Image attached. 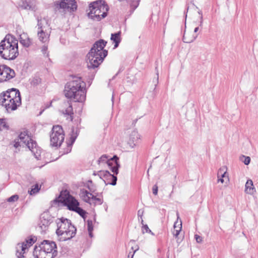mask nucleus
Segmentation results:
<instances>
[{"label": "nucleus", "mask_w": 258, "mask_h": 258, "mask_svg": "<svg viewBox=\"0 0 258 258\" xmlns=\"http://www.w3.org/2000/svg\"><path fill=\"white\" fill-rule=\"evenodd\" d=\"M177 218H179V216H178V213H177Z\"/></svg>", "instance_id": "obj_51"}, {"label": "nucleus", "mask_w": 258, "mask_h": 258, "mask_svg": "<svg viewBox=\"0 0 258 258\" xmlns=\"http://www.w3.org/2000/svg\"><path fill=\"white\" fill-rule=\"evenodd\" d=\"M217 181L219 182H221L222 183H223L224 182V179L223 178H218V180Z\"/></svg>", "instance_id": "obj_44"}, {"label": "nucleus", "mask_w": 258, "mask_h": 258, "mask_svg": "<svg viewBox=\"0 0 258 258\" xmlns=\"http://www.w3.org/2000/svg\"><path fill=\"white\" fill-rule=\"evenodd\" d=\"M50 145L52 147H59L64 139V133L61 126L57 125L53 126L50 136Z\"/></svg>", "instance_id": "obj_10"}, {"label": "nucleus", "mask_w": 258, "mask_h": 258, "mask_svg": "<svg viewBox=\"0 0 258 258\" xmlns=\"http://www.w3.org/2000/svg\"><path fill=\"white\" fill-rule=\"evenodd\" d=\"M56 223L57 226L56 233L59 241H66L75 236L77 229L70 220L62 217L57 219Z\"/></svg>", "instance_id": "obj_5"}, {"label": "nucleus", "mask_w": 258, "mask_h": 258, "mask_svg": "<svg viewBox=\"0 0 258 258\" xmlns=\"http://www.w3.org/2000/svg\"><path fill=\"white\" fill-rule=\"evenodd\" d=\"M105 180L106 182H107V181L112 182V179H105Z\"/></svg>", "instance_id": "obj_49"}, {"label": "nucleus", "mask_w": 258, "mask_h": 258, "mask_svg": "<svg viewBox=\"0 0 258 258\" xmlns=\"http://www.w3.org/2000/svg\"><path fill=\"white\" fill-rule=\"evenodd\" d=\"M15 76V71L10 67L6 66H0V82L9 81Z\"/></svg>", "instance_id": "obj_15"}, {"label": "nucleus", "mask_w": 258, "mask_h": 258, "mask_svg": "<svg viewBox=\"0 0 258 258\" xmlns=\"http://www.w3.org/2000/svg\"><path fill=\"white\" fill-rule=\"evenodd\" d=\"M40 189V188L39 187V185L38 184H36L34 187H32L30 191H29L30 195H32L33 194H35L37 193Z\"/></svg>", "instance_id": "obj_33"}, {"label": "nucleus", "mask_w": 258, "mask_h": 258, "mask_svg": "<svg viewBox=\"0 0 258 258\" xmlns=\"http://www.w3.org/2000/svg\"><path fill=\"white\" fill-rule=\"evenodd\" d=\"M137 250V249L135 250L134 251V252L132 254L131 257H130V254H128V258H133L134 255V254H135V253L136 252V250Z\"/></svg>", "instance_id": "obj_45"}, {"label": "nucleus", "mask_w": 258, "mask_h": 258, "mask_svg": "<svg viewBox=\"0 0 258 258\" xmlns=\"http://www.w3.org/2000/svg\"><path fill=\"white\" fill-rule=\"evenodd\" d=\"M78 130L77 129H75L74 128H73L72 129V135H71V136L70 137L71 143H68V150L67 151V153L71 152V149H72L71 146H72V145L75 142L76 139H77V138L78 137Z\"/></svg>", "instance_id": "obj_21"}, {"label": "nucleus", "mask_w": 258, "mask_h": 258, "mask_svg": "<svg viewBox=\"0 0 258 258\" xmlns=\"http://www.w3.org/2000/svg\"><path fill=\"white\" fill-rule=\"evenodd\" d=\"M90 191L86 190H81V196L83 200L86 203L90 204L101 205L103 203V200L100 198H97L99 196L98 193H96L94 189L91 187H88Z\"/></svg>", "instance_id": "obj_11"}, {"label": "nucleus", "mask_w": 258, "mask_h": 258, "mask_svg": "<svg viewBox=\"0 0 258 258\" xmlns=\"http://www.w3.org/2000/svg\"><path fill=\"white\" fill-rule=\"evenodd\" d=\"M35 5L34 0H22L19 4V6L25 10H33Z\"/></svg>", "instance_id": "obj_20"}, {"label": "nucleus", "mask_w": 258, "mask_h": 258, "mask_svg": "<svg viewBox=\"0 0 258 258\" xmlns=\"http://www.w3.org/2000/svg\"><path fill=\"white\" fill-rule=\"evenodd\" d=\"M47 49H48V47L47 46L44 45L42 46L41 51L44 54H45L46 53Z\"/></svg>", "instance_id": "obj_41"}, {"label": "nucleus", "mask_w": 258, "mask_h": 258, "mask_svg": "<svg viewBox=\"0 0 258 258\" xmlns=\"http://www.w3.org/2000/svg\"><path fill=\"white\" fill-rule=\"evenodd\" d=\"M120 35H121L120 31H118V32L115 33H112L111 35L110 39L115 43L114 46V48H117L118 47L119 43L121 41Z\"/></svg>", "instance_id": "obj_24"}, {"label": "nucleus", "mask_w": 258, "mask_h": 258, "mask_svg": "<svg viewBox=\"0 0 258 258\" xmlns=\"http://www.w3.org/2000/svg\"><path fill=\"white\" fill-rule=\"evenodd\" d=\"M89 236L92 238L93 237L92 231H88Z\"/></svg>", "instance_id": "obj_46"}, {"label": "nucleus", "mask_w": 258, "mask_h": 258, "mask_svg": "<svg viewBox=\"0 0 258 258\" xmlns=\"http://www.w3.org/2000/svg\"><path fill=\"white\" fill-rule=\"evenodd\" d=\"M224 172H227V168H226V167L225 166H223L222 167H221L218 171V173H217V176H218V177H220V176H221V175H222V174Z\"/></svg>", "instance_id": "obj_35"}, {"label": "nucleus", "mask_w": 258, "mask_h": 258, "mask_svg": "<svg viewBox=\"0 0 258 258\" xmlns=\"http://www.w3.org/2000/svg\"><path fill=\"white\" fill-rule=\"evenodd\" d=\"M87 226H88V231H93V226L92 222L91 221H88Z\"/></svg>", "instance_id": "obj_38"}, {"label": "nucleus", "mask_w": 258, "mask_h": 258, "mask_svg": "<svg viewBox=\"0 0 258 258\" xmlns=\"http://www.w3.org/2000/svg\"><path fill=\"white\" fill-rule=\"evenodd\" d=\"M0 103L8 112L15 110L21 105V98L19 90L8 89L0 94Z\"/></svg>", "instance_id": "obj_4"}, {"label": "nucleus", "mask_w": 258, "mask_h": 258, "mask_svg": "<svg viewBox=\"0 0 258 258\" xmlns=\"http://www.w3.org/2000/svg\"><path fill=\"white\" fill-rule=\"evenodd\" d=\"M107 42L103 39L96 41L87 55V67L89 69H95L102 62L107 55V51L104 49Z\"/></svg>", "instance_id": "obj_2"}, {"label": "nucleus", "mask_w": 258, "mask_h": 258, "mask_svg": "<svg viewBox=\"0 0 258 258\" xmlns=\"http://www.w3.org/2000/svg\"><path fill=\"white\" fill-rule=\"evenodd\" d=\"M64 105L66 107L64 110L63 111V113L66 115L70 116L71 120L72 121L73 118L72 115L74 114L73 109L71 101H67L64 103Z\"/></svg>", "instance_id": "obj_22"}, {"label": "nucleus", "mask_w": 258, "mask_h": 258, "mask_svg": "<svg viewBox=\"0 0 258 258\" xmlns=\"http://www.w3.org/2000/svg\"><path fill=\"white\" fill-rule=\"evenodd\" d=\"M240 160L246 165H248L250 162V158L248 156H245L244 155H242L240 157Z\"/></svg>", "instance_id": "obj_29"}, {"label": "nucleus", "mask_w": 258, "mask_h": 258, "mask_svg": "<svg viewBox=\"0 0 258 258\" xmlns=\"http://www.w3.org/2000/svg\"><path fill=\"white\" fill-rule=\"evenodd\" d=\"M40 81L41 79L39 78H34L32 80L31 84L33 85H37L40 82Z\"/></svg>", "instance_id": "obj_36"}, {"label": "nucleus", "mask_w": 258, "mask_h": 258, "mask_svg": "<svg viewBox=\"0 0 258 258\" xmlns=\"http://www.w3.org/2000/svg\"><path fill=\"white\" fill-rule=\"evenodd\" d=\"M89 9L90 11L88 14V17L93 20L99 21L107 16L109 7L105 1L99 0L91 3Z\"/></svg>", "instance_id": "obj_7"}, {"label": "nucleus", "mask_w": 258, "mask_h": 258, "mask_svg": "<svg viewBox=\"0 0 258 258\" xmlns=\"http://www.w3.org/2000/svg\"><path fill=\"white\" fill-rule=\"evenodd\" d=\"M178 224V222L176 221L174 223V230H178V225H177V224Z\"/></svg>", "instance_id": "obj_43"}, {"label": "nucleus", "mask_w": 258, "mask_h": 258, "mask_svg": "<svg viewBox=\"0 0 258 258\" xmlns=\"http://www.w3.org/2000/svg\"><path fill=\"white\" fill-rule=\"evenodd\" d=\"M52 221L53 217L50 213L48 212H44L40 216L39 225L42 230H45Z\"/></svg>", "instance_id": "obj_17"}, {"label": "nucleus", "mask_w": 258, "mask_h": 258, "mask_svg": "<svg viewBox=\"0 0 258 258\" xmlns=\"http://www.w3.org/2000/svg\"><path fill=\"white\" fill-rule=\"evenodd\" d=\"M119 158L114 155L112 158H109L106 155H103L98 160V164L106 163L109 169L115 174L118 173V169L120 167V164L118 162Z\"/></svg>", "instance_id": "obj_12"}, {"label": "nucleus", "mask_w": 258, "mask_h": 258, "mask_svg": "<svg viewBox=\"0 0 258 258\" xmlns=\"http://www.w3.org/2000/svg\"><path fill=\"white\" fill-rule=\"evenodd\" d=\"M54 202L62 203L64 206L67 207L69 210L75 212L83 218H85L87 212L79 207L80 203L78 200L70 194H68L64 197L60 196L58 197V200L56 199Z\"/></svg>", "instance_id": "obj_8"}, {"label": "nucleus", "mask_w": 258, "mask_h": 258, "mask_svg": "<svg viewBox=\"0 0 258 258\" xmlns=\"http://www.w3.org/2000/svg\"><path fill=\"white\" fill-rule=\"evenodd\" d=\"M35 258H53L57 255L56 245L54 242L44 240L36 245L33 251Z\"/></svg>", "instance_id": "obj_6"}, {"label": "nucleus", "mask_w": 258, "mask_h": 258, "mask_svg": "<svg viewBox=\"0 0 258 258\" xmlns=\"http://www.w3.org/2000/svg\"><path fill=\"white\" fill-rule=\"evenodd\" d=\"M9 129V126L6 122V119H0V131H7Z\"/></svg>", "instance_id": "obj_26"}, {"label": "nucleus", "mask_w": 258, "mask_h": 258, "mask_svg": "<svg viewBox=\"0 0 258 258\" xmlns=\"http://www.w3.org/2000/svg\"><path fill=\"white\" fill-rule=\"evenodd\" d=\"M26 144L21 141V139H20V135H19L18 139H15L13 142V146L15 148H17L19 147H20L22 146V144Z\"/></svg>", "instance_id": "obj_28"}, {"label": "nucleus", "mask_w": 258, "mask_h": 258, "mask_svg": "<svg viewBox=\"0 0 258 258\" xmlns=\"http://www.w3.org/2000/svg\"><path fill=\"white\" fill-rule=\"evenodd\" d=\"M54 6L58 10H62L63 12H73L77 8L75 0H59L54 2Z\"/></svg>", "instance_id": "obj_13"}, {"label": "nucleus", "mask_w": 258, "mask_h": 258, "mask_svg": "<svg viewBox=\"0 0 258 258\" xmlns=\"http://www.w3.org/2000/svg\"><path fill=\"white\" fill-rule=\"evenodd\" d=\"M143 220L142 219L141 220V223L142 224H143V226H142V232L143 233H145V232H147V233H150L152 234V235H154V233L151 231V230L149 229V228L148 227V225L145 224L144 225L143 224Z\"/></svg>", "instance_id": "obj_30"}, {"label": "nucleus", "mask_w": 258, "mask_h": 258, "mask_svg": "<svg viewBox=\"0 0 258 258\" xmlns=\"http://www.w3.org/2000/svg\"><path fill=\"white\" fill-rule=\"evenodd\" d=\"M144 211L143 210H139L138 212V217H140L142 218V217L143 215Z\"/></svg>", "instance_id": "obj_42"}, {"label": "nucleus", "mask_w": 258, "mask_h": 258, "mask_svg": "<svg viewBox=\"0 0 258 258\" xmlns=\"http://www.w3.org/2000/svg\"><path fill=\"white\" fill-rule=\"evenodd\" d=\"M158 193V186L156 185H154L153 187V194L155 195H157Z\"/></svg>", "instance_id": "obj_40"}, {"label": "nucleus", "mask_w": 258, "mask_h": 258, "mask_svg": "<svg viewBox=\"0 0 258 258\" xmlns=\"http://www.w3.org/2000/svg\"><path fill=\"white\" fill-rule=\"evenodd\" d=\"M20 139L24 142L29 149L33 153L37 160L41 159V150L37 146L36 142L33 141L28 134L27 130L24 131L20 134Z\"/></svg>", "instance_id": "obj_9"}, {"label": "nucleus", "mask_w": 258, "mask_h": 258, "mask_svg": "<svg viewBox=\"0 0 258 258\" xmlns=\"http://www.w3.org/2000/svg\"><path fill=\"white\" fill-rule=\"evenodd\" d=\"M100 178L103 179L105 184L115 185L116 184L117 177L114 174H111L107 170L100 171L98 173Z\"/></svg>", "instance_id": "obj_16"}, {"label": "nucleus", "mask_w": 258, "mask_h": 258, "mask_svg": "<svg viewBox=\"0 0 258 258\" xmlns=\"http://www.w3.org/2000/svg\"><path fill=\"white\" fill-rule=\"evenodd\" d=\"M226 172H223V173L222 174V175H221V176H221V178H223L225 176V175H226Z\"/></svg>", "instance_id": "obj_47"}, {"label": "nucleus", "mask_w": 258, "mask_h": 258, "mask_svg": "<svg viewBox=\"0 0 258 258\" xmlns=\"http://www.w3.org/2000/svg\"><path fill=\"white\" fill-rule=\"evenodd\" d=\"M188 10V7L187 8V11Z\"/></svg>", "instance_id": "obj_52"}, {"label": "nucleus", "mask_w": 258, "mask_h": 258, "mask_svg": "<svg viewBox=\"0 0 258 258\" xmlns=\"http://www.w3.org/2000/svg\"><path fill=\"white\" fill-rule=\"evenodd\" d=\"M20 41V43L26 47H28L31 44L30 39L27 37L24 38L23 37H21Z\"/></svg>", "instance_id": "obj_27"}, {"label": "nucleus", "mask_w": 258, "mask_h": 258, "mask_svg": "<svg viewBox=\"0 0 258 258\" xmlns=\"http://www.w3.org/2000/svg\"><path fill=\"white\" fill-rule=\"evenodd\" d=\"M139 2L140 0L138 1H135V0H130V1H128V2H131L130 5L132 9H133V10H135L139 6Z\"/></svg>", "instance_id": "obj_32"}, {"label": "nucleus", "mask_w": 258, "mask_h": 258, "mask_svg": "<svg viewBox=\"0 0 258 258\" xmlns=\"http://www.w3.org/2000/svg\"><path fill=\"white\" fill-rule=\"evenodd\" d=\"M19 199V196L17 195H13L7 199V201L10 203H12L17 201Z\"/></svg>", "instance_id": "obj_34"}, {"label": "nucleus", "mask_w": 258, "mask_h": 258, "mask_svg": "<svg viewBox=\"0 0 258 258\" xmlns=\"http://www.w3.org/2000/svg\"><path fill=\"white\" fill-rule=\"evenodd\" d=\"M199 29V27H196V28H195V29H194V32H195V33H197V32L198 31Z\"/></svg>", "instance_id": "obj_48"}, {"label": "nucleus", "mask_w": 258, "mask_h": 258, "mask_svg": "<svg viewBox=\"0 0 258 258\" xmlns=\"http://www.w3.org/2000/svg\"><path fill=\"white\" fill-rule=\"evenodd\" d=\"M36 241L35 237H30L26 239L25 241L21 244H18L16 247L17 252L16 255L18 258H22L24 257L23 254L25 252V250L28 247L32 245Z\"/></svg>", "instance_id": "obj_14"}, {"label": "nucleus", "mask_w": 258, "mask_h": 258, "mask_svg": "<svg viewBox=\"0 0 258 258\" xmlns=\"http://www.w3.org/2000/svg\"><path fill=\"white\" fill-rule=\"evenodd\" d=\"M198 13L199 15H200V26H202L203 25V15L202 12L201 11H199Z\"/></svg>", "instance_id": "obj_39"}, {"label": "nucleus", "mask_w": 258, "mask_h": 258, "mask_svg": "<svg viewBox=\"0 0 258 258\" xmlns=\"http://www.w3.org/2000/svg\"><path fill=\"white\" fill-rule=\"evenodd\" d=\"M245 192L249 195H253L255 192L253 182L251 179L247 180L245 185Z\"/></svg>", "instance_id": "obj_23"}, {"label": "nucleus", "mask_w": 258, "mask_h": 258, "mask_svg": "<svg viewBox=\"0 0 258 258\" xmlns=\"http://www.w3.org/2000/svg\"><path fill=\"white\" fill-rule=\"evenodd\" d=\"M18 54V40L11 35H7L0 43V55L4 59L13 60Z\"/></svg>", "instance_id": "obj_3"}, {"label": "nucleus", "mask_w": 258, "mask_h": 258, "mask_svg": "<svg viewBox=\"0 0 258 258\" xmlns=\"http://www.w3.org/2000/svg\"><path fill=\"white\" fill-rule=\"evenodd\" d=\"M197 35L192 34H185L184 33L183 37L182 40L185 43H191L193 42L197 37Z\"/></svg>", "instance_id": "obj_25"}, {"label": "nucleus", "mask_w": 258, "mask_h": 258, "mask_svg": "<svg viewBox=\"0 0 258 258\" xmlns=\"http://www.w3.org/2000/svg\"><path fill=\"white\" fill-rule=\"evenodd\" d=\"M37 20V25L39 29L37 32L38 38L39 40L43 43L47 42L49 40L50 34L48 32L44 31L42 27V20L39 19H38Z\"/></svg>", "instance_id": "obj_18"}, {"label": "nucleus", "mask_w": 258, "mask_h": 258, "mask_svg": "<svg viewBox=\"0 0 258 258\" xmlns=\"http://www.w3.org/2000/svg\"><path fill=\"white\" fill-rule=\"evenodd\" d=\"M181 228H182V224H181V222L180 221V223L178 224V230H174L172 231L173 235L175 238H177V236H178V235L179 234V233L181 230Z\"/></svg>", "instance_id": "obj_31"}, {"label": "nucleus", "mask_w": 258, "mask_h": 258, "mask_svg": "<svg viewBox=\"0 0 258 258\" xmlns=\"http://www.w3.org/2000/svg\"><path fill=\"white\" fill-rule=\"evenodd\" d=\"M140 136L137 131H133L130 135L128 144L132 148H134L138 144Z\"/></svg>", "instance_id": "obj_19"}, {"label": "nucleus", "mask_w": 258, "mask_h": 258, "mask_svg": "<svg viewBox=\"0 0 258 258\" xmlns=\"http://www.w3.org/2000/svg\"><path fill=\"white\" fill-rule=\"evenodd\" d=\"M85 83L81 77L74 76L64 87L65 96L75 102H82L86 99Z\"/></svg>", "instance_id": "obj_1"}, {"label": "nucleus", "mask_w": 258, "mask_h": 258, "mask_svg": "<svg viewBox=\"0 0 258 258\" xmlns=\"http://www.w3.org/2000/svg\"><path fill=\"white\" fill-rule=\"evenodd\" d=\"M132 254L131 252H129L128 254H130V257H131Z\"/></svg>", "instance_id": "obj_50"}, {"label": "nucleus", "mask_w": 258, "mask_h": 258, "mask_svg": "<svg viewBox=\"0 0 258 258\" xmlns=\"http://www.w3.org/2000/svg\"><path fill=\"white\" fill-rule=\"evenodd\" d=\"M195 238L197 243H201L203 241V238L198 234L195 235Z\"/></svg>", "instance_id": "obj_37"}]
</instances>
